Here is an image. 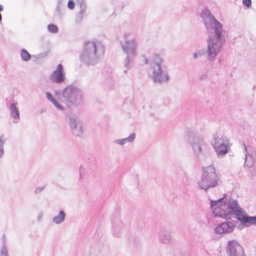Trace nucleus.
<instances>
[{
	"label": "nucleus",
	"instance_id": "nucleus-10",
	"mask_svg": "<svg viewBox=\"0 0 256 256\" xmlns=\"http://www.w3.org/2000/svg\"><path fill=\"white\" fill-rule=\"evenodd\" d=\"M236 217L237 218L245 224L248 216L240 210H238L236 212Z\"/></svg>",
	"mask_w": 256,
	"mask_h": 256
},
{
	"label": "nucleus",
	"instance_id": "nucleus-8",
	"mask_svg": "<svg viewBox=\"0 0 256 256\" xmlns=\"http://www.w3.org/2000/svg\"><path fill=\"white\" fill-rule=\"evenodd\" d=\"M55 98H54L51 94L49 92H46V95L48 99L58 109L62 110L63 108L60 104V102L62 101V98L64 96L58 94V92H56Z\"/></svg>",
	"mask_w": 256,
	"mask_h": 256
},
{
	"label": "nucleus",
	"instance_id": "nucleus-9",
	"mask_svg": "<svg viewBox=\"0 0 256 256\" xmlns=\"http://www.w3.org/2000/svg\"><path fill=\"white\" fill-rule=\"evenodd\" d=\"M232 230L233 226L229 222H222L215 229L216 232L220 234L230 232Z\"/></svg>",
	"mask_w": 256,
	"mask_h": 256
},
{
	"label": "nucleus",
	"instance_id": "nucleus-21",
	"mask_svg": "<svg viewBox=\"0 0 256 256\" xmlns=\"http://www.w3.org/2000/svg\"><path fill=\"white\" fill-rule=\"evenodd\" d=\"M2 10H3L2 6L1 4H0V12L2 11Z\"/></svg>",
	"mask_w": 256,
	"mask_h": 256
},
{
	"label": "nucleus",
	"instance_id": "nucleus-23",
	"mask_svg": "<svg viewBox=\"0 0 256 256\" xmlns=\"http://www.w3.org/2000/svg\"><path fill=\"white\" fill-rule=\"evenodd\" d=\"M145 63H146V64H147V63H148L147 60H146V61Z\"/></svg>",
	"mask_w": 256,
	"mask_h": 256
},
{
	"label": "nucleus",
	"instance_id": "nucleus-18",
	"mask_svg": "<svg viewBox=\"0 0 256 256\" xmlns=\"http://www.w3.org/2000/svg\"><path fill=\"white\" fill-rule=\"evenodd\" d=\"M68 7L70 9H73L74 7V3L72 0H69L68 2Z\"/></svg>",
	"mask_w": 256,
	"mask_h": 256
},
{
	"label": "nucleus",
	"instance_id": "nucleus-3",
	"mask_svg": "<svg viewBox=\"0 0 256 256\" xmlns=\"http://www.w3.org/2000/svg\"><path fill=\"white\" fill-rule=\"evenodd\" d=\"M211 207L212 212L216 216L228 218V213H226L224 201L218 200L212 202L211 204Z\"/></svg>",
	"mask_w": 256,
	"mask_h": 256
},
{
	"label": "nucleus",
	"instance_id": "nucleus-17",
	"mask_svg": "<svg viewBox=\"0 0 256 256\" xmlns=\"http://www.w3.org/2000/svg\"><path fill=\"white\" fill-rule=\"evenodd\" d=\"M242 4L248 8H250L252 5L251 0H242Z\"/></svg>",
	"mask_w": 256,
	"mask_h": 256
},
{
	"label": "nucleus",
	"instance_id": "nucleus-15",
	"mask_svg": "<svg viewBox=\"0 0 256 256\" xmlns=\"http://www.w3.org/2000/svg\"><path fill=\"white\" fill-rule=\"evenodd\" d=\"M48 30L52 33H56L58 32V28L57 26L53 24H50L48 26Z\"/></svg>",
	"mask_w": 256,
	"mask_h": 256
},
{
	"label": "nucleus",
	"instance_id": "nucleus-22",
	"mask_svg": "<svg viewBox=\"0 0 256 256\" xmlns=\"http://www.w3.org/2000/svg\"><path fill=\"white\" fill-rule=\"evenodd\" d=\"M1 20H2V15L0 14V21H1Z\"/></svg>",
	"mask_w": 256,
	"mask_h": 256
},
{
	"label": "nucleus",
	"instance_id": "nucleus-20",
	"mask_svg": "<svg viewBox=\"0 0 256 256\" xmlns=\"http://www.w3.org/2000/svg\"><path fill=\"white\" fill-rule=\"evenodd\" d=\"M155 58H158L160 62H162L161 60L158 58V56H156Z\"/></svg>",
	"mask_w": 256,
	"mask_h": 256
},
{
	"label": "nucleus",
	"instance_id": "nucleus-13",
	"mask_svg": "<svg viewBox=\"0 0 256 256\" xmlns=\"http://www.w3.org/2000/svg\"><path fill=\"white\" fill-rule=\"evenodd\" d=\"M21 56L22 60L24 61H28L31 58L30 54L28 51L25 50H22L21 52Z\"/></svg>",
	"mask_w": 256,
	"mask_h": 256
},
{
	"label": "nucleus",
	"instance_id": "nucleus-14",
	"mask_svg": "<svg viewBox=\"0 0 256 256\" xmlns=\"http://www.w3.org/2000/svg\"><path fill=\"white\" fill-rule=\"evenodd\" d=\"M256 224V216H248L245 224L247 226Z\"/></svg>",
	"mask_w": 256,
	"mask_h": 256
},
{
	"label": "nucleus",
	"instance_id": "nucleus-1",
	"mask_svg": "<svg viewBox=\"0 0 256 256\" xmlns=\"http://www.w3.org/2000/svg\"><path fill=\"white\" fill-rule=\"evenodd\" d=\"M213 28L214 30L216 36L210 38L208 44V53L210 58L215 57L219 52L222 44L224 42L222 36V26L213 16Z\"/></svg>",
	"mask_w": 256,
	"mask_h": 256
},
{
	"label": "nucleus",
	"instance_id": "nucleus-7",
	"mask_svg": "<svg viewBox=\"0 0 256 256\" xmlns=\"http://www.w3.org/2000/svg\"><path fill=\"white\" fill-rule=\"evenodd\" d=\"M224 202L228 217L230 216L233 213H236L238 210V204L236 201L232 200H227Z\"/></svg>",
	"mask_w": 256,
	"mask_h": 256
},
{
	"label": "nucleus",
	"instance_id": "nucleus-4",
	"mask_svg": "<svg viewBox=\"0 0 256 256\" xmlns=\"http://www.w3.org/2000/svg\"><path fill=\"white\" fill-rule=\"evenodd\" d=\"M216 152L218 155H224L228 150V140L223 137H218L215 139V142L213 144Z\"/></svg>",
	"mask_w": 256,
	"mask_h": 256
},
{
	"label": "nucleus",
	"instance_id": "nucleus-19",
	"mask_svg": "<svg viewBox=\"0 0 256 256\" xmlns=\"http://www.w3.org/2000/svg\"><path fill=\"white\" fill-rule=\"evenodd\" d=\"M4 154V150L2 149V146L1 144H0V157L2 156Z\"/></svg>",
	"mask_w": 256,
	"mask_h": 256
},
{
	"label": "nucleus",
	"instance_id": "nucleus-2",
	"mask_svg": "<svg viewBox=\"0 0 256 256\" xmlns=\"http://www.w3.org/2000/svg\"><path fill=\"white\" fill-rule=\"evenodd\" d=\"M218 177L216 174L215 168L212 165L205 167L203 169L202 180L200 182V186L206 189L218 185Z\"/></svg>",
	"mask_w": 256,
	"mask_h": 256
},
{
	"label": "nucleus",
	"instance_id": "nucleus-5",
	"mask_svg": "<svg viewBox=\"0 0 256 256\" xmlns=\"http://www.w3.org/2000/svg\"><path fill=\"white\" fill-rule=\"evenodd\" d=\"M227 252L230 256H244L242 248L234 241L228 242Z\"/></svg>",
	"mask_w": 256,
	"mask_h": 256
},
{
	"label": "nucleus",
	"instance_id": "nucleus-6",
	"mask_svg": "<svg viewBox=\"0 0 256 256\" xmlns=\"http://www.w3.org/2000/svg\"><path fill=\"white\" fill-rule=\"evenodd\" d=\"M64 78L65 74L62 66L60 64L57 66L56 69L52 73L50 80L54 82L60 83L64 80Z\"/></svg>",
	"mask_w": 256,
	"mask_h": 256
},
{
	"label": "nucleus",
	"instance_id": "nucleus-11",
	"mask_svg": "<svg viewBox=\"0 0 256 256\" xmlns=\"http://www.w3.org/2000/svg\"><path fill=\"white\" fill-rule=\"evenodd\" d=\"M10 112L12 116L14 118H19V112L18 108L16 107L15 104H12L10 106Z\"/></svg>",
	"mask_w": 256,
	"mask_h": 256
},
{
	"label": "nucleus",
	"instance_id": "nucleus-12",
	"mask_svg": "<svg viewBox=\"0 0 256 256\" xmlns=\"http://www.w3.org/2000/svg\"><path fill=\"white\" fill-rule=\"evenodd\" d=\"M65 214L63 211H60L58 216L54 218V221L56 224H60L64 219Z\"/></svg>",
	"mask_w": 256,
	"mask_h": 256
},
{
	"label": "nucleus",
	"instance_id": "nucleus-16",
	"mask_svg": "<svg viewBox=\"0 0 256 256\" xmlns=\"http://www.w3.org/2000/svg\"><path fill=\"white\" fill-rule=\"evenodd\" d=\"M162 72H160L158 73H157V74H156L155 72L154 73V80L155 81H160V82H161L162 81V80L160 79V78H159V76L162 75Z\"/></svg>",
	"mask_w": 256,
	"mask_h": 256
}]
</instances>
